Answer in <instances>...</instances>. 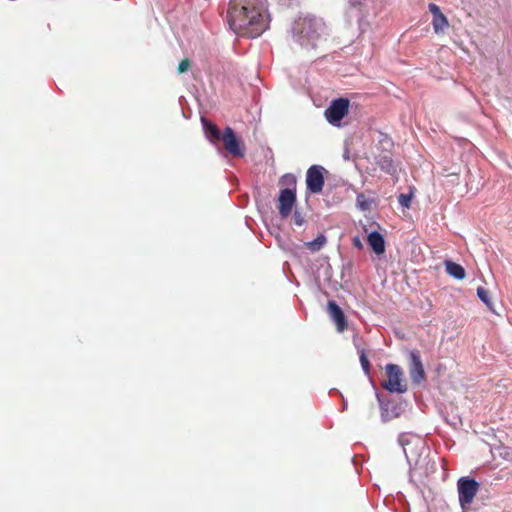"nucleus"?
Masks as SVG:
<instances>
[{
  "label": "nucleus",
  "instance_id": "7",
  "mask_svg": "<svg viewBox=\"0 0 512 512\" xmlns=\"http://www.w3.org/2000/svg\"><path fill=\"white\" fill-rule=\"evenodd\" d=\"M225 150L234 157H243L245 154V146L243 142L236 136L231 127L224 129L222 139Z\"/></svg>",
  "mask_w": 512,
  "mask_h": 512
},
{
  "label": "nucleus",
  "instance_id": "20",
  "mask_svg": "<svg viewBox=\"0 0 512 512\" xmlns=\"http://www.w3.org/2000/svg\"><path fill=\"white\" fill-rule=\"evenodd\" d=\"M412 200V194H400L398 197V202L401 206L409 208Z\"/></svg>",
  "mask_w": 512,
  "mask_h": 512
},
{
  "label": "nucleus",
  "instance_id": "1",
  "mask_svg": "<svg viewBox=\"0 0 512 512\" xmlns=\"http://www.w3.org/2000/svg\"><path fill=\"white\" fill-rule=\"evenodd\" d=\"M227 21L237 34L251 38L261 35L270 22L266 0H231Z\"/></svg>",
  "mask_w": 512,
  "mask_h": 512
},
{
  "label": "nucleus",
  "instance_id": "13",
  "mask_svg": "<svg viewBox=\"0 0 512 512\" xmlns=\"http://www.w3.org/2000/svg\"><path fill=\"white\" fill-rule=\"evenodd\" d=\"M368 244L372 248V250L381 255L385 252V240L382 234L377 231H373L368 235L367 238Z\"/></svg>",
  "mask_w": 512,
  "mask_h": 512
},
{
  "label": "nucleus",
  "instance_id": "15",
  "mask_svg": "<svg viewBox=\"0 0 512 512\" xmlns=\"http://www.w3.org/2000/svg\"><path fill=\"white\" fill-rule=\"evenodd\" d=\"M445 268L446 272L455 279L462 280L465 278V270L460 264H457L450 260H446Z\"/></svg>",
  "mask_w": 512,
  "mask_h": 512
},
{
  "label": "nucleus",
  "instance_id": "21",
  "mask_svg": "<svg viewBox=\"0 0 512 512\" xmlns=\"http://www.w3.org/2000/svg\"><path fill=\"white\" fill-rule=\"evenodd\" d=\"M190 67H191V61L188 58H184L183 60L180 61L177 71H178V73L181 74V73L188 71L190 69Z\"/></svg>",
  "mask_w": 512,
  "mask_h": 512
},
{
  "label": "nucleus",
  "instance_id": "6",
  "mask_svg": "<svg viewBox=\"0 0 512 512\" xmlns=\"http://www.w3.org/2000/svg\"><path fill=\"white\" fill-rule=\"evenodd\" d=\"M349 106L350 101L347 98L335 99L325 110V118L330 124L339 126L340 121L348 114Z\"/></svg>",
  "mask_w": 512,
  "mask_h": 512
},
{
  "label": "nucleus",
  "instance_id": "5",
  "mask_svg": "<svg viewBox=\"0 0 512 512\" xmlns=\"http://www.w3.org/2000/svg\"><path fill=\"white\" fill-rule=\"evenodd\" d=\"M457 486L460 505L465 509L473 502L479 490V483L474 479L462 477L458 480Z\"/></svg>",
  "mask_w": 512,
  "mask_h": 512
},
{
  "label": "nucleus",
  "instance_id": "11",
  "mask_svg": "<svg viewBox=\"0 0 512 512\" xmlns=\"http://www.w3.org/2000/svg\"><path fill=\"white\" fill-rule=\"evenodd\" d=\"M429 11L433 15L432 25L434 32L436 34L442 33L449 26L447 17L441 12L439 6L434 3L429 4Z\"/></svg>",
  "mask_w": 512,
  "mask_h": 512
},
{
  "label": "nucleus",
  "instance_id": "2",
  "mask_svg": "<svg viewBox=\"0 0 512 512\" xmlns=\"http://www.w3.org/2000/svg\"><path fill=\"white\" fill-rule=\"evenodd\" d=\"M280 182L288 188L282 189L278 197V209L282 218H287L296 203V177L293 174H285Z\"/></svg>",
  "mask_w": 512,
  "mask_h": 512
},
{
  "label": "nucleus",
  "instance_id": "3",
  "mask_svg": "<svg viewBox=\"0 0 512 512\" xmlns=\"http://www.w3.org/2000/svg\"><path fill=\"white\" fill-rule=\"evenodd\" d=\"M386 379L381 382V386L390 393H404L407 391V385L404 380L403 370L396 364H387L385 366Z\"/></svg>",
  "mask_w": 512,
  "mask_h": 512
},
{
  "label": "nucleus",
  "instance_id": "19",
  "mask_svg": "<svg viewBox=\"0 0 512 512\" xmlns=\"http://www.w3.org/2000/svg\"><path fill=\"white\" fill-rule=\"evenodd\" d=\"M359 353V358H360V363H361V366L363 368V370L368 373L369 372V369H370V362L367 358V355H366V352L364 349H361L358 351Z\"/></svg>",
  "mask_w": 512,
  "mask_h": 512
},
{
  "label": "nucleus",
  "instance_id": "22",
  "mask_svg": "<svg viewBox=\"0 0 512 512\" xmlns=\"http://www.w3.org/2000/svg\"><path fill=\"white\" fill-rule=\"evenodd\" d=\"M293 222L297 226H302L305 222L304 217L299 211H295L293 215Z\"/></svg>",
  "mask_w": 512,
  "mask_h": 512
},
{
  "label": "nucleus",
  "instance_id": "14",
  "mask_svg": "<svg viewBox=\"0 0 512 512\" xmlns=\"http://www.w3.org/2000/svg\"><path fill=\"white\" fill-rule=\"evenodd\" d=\"M381 416L387 422L399 416L398 407L393 402L381 404Z\"/></svg>",
  "mask_w": 512,
  "mask_h": 512
},
{
  "label": "nucleus",
  "instance_id": "10",
  "mask_svg": "<svg viewBox=\"0 0 512 512\" xmlns=\"http://www.w3.org/2000/svg\"><path fill=\"white\" fill-rule=\"evenodd\" d=\"M327 312L330 316V318L334 321L336 324L337 330L339 332H343L348 327L347 319L342 311V309L339 307V305L331 300L328 302L327 305Z\"/></svg>",
  "mask_w": 512,
  "mask_h": 512
},
{
  "label": "nucleus",
  "instance_id": "4",
  "mask_svg": "<svg viewBox=\"0 0 512 512\" xmlns=\"http://www.w3.org/2000/svg\"><path fill=\"white\" fill-rule=\"evenodd\" d=\"M399 442L402 445L406 458L409 461H417V458L425 448L424 440L417 435L402 434L399 437Z\"/></svg>",
  "mask_w": 512,
  "mask_h": 512
},
{
  "label": "nucleus",
  "instance_id": "8",
  "mask_svg": "<svg viewBox=\"0 0 512 512\" xmlns=\"http://www.w3.org/2000/svg\"><path fill=\"white\" fill-rule=\"evenodd\" d=\"M324 168L318 165H313L308 168L306 173L307 189L314 194H318L323 190L324 186Z\"/></svg>",
  "mask_w": 512,
  "mask_h": 512
},
{
  "label": "nucleus",
  "instance_id": "16",
  "mask_svg": "<svg viewBox=\"0 0 512 512\" xmlns=\"http://www.w3.org/2000/svg\"><path fill=\"white\" fill-rule=\"evenodd\" d=\"M327 243V238L325 235L320 234L313 241L305 243V246L312 252L320 251Z\"/></svg>",
  "mask_w": 512,
  "mask_h": 512
},
{
  "label": "nucleus",
  "instance_id": "12",
  "mask_svg": "<svg viewBox=\"0 0 512 512\" xmlns=\"http://www.w3.org/2000/svg\"><path fill=\"white\" fill-rule=\"evenodd\" d=\"M201 122L203 124L205 134L211 143L216 144L221 141L223 133H221L217 125L208 121L206 118H202Z\"/></svg>",
  "mask_w": 512,
  "mask_h": 512
},
{
  "label": "nucleus",
  "instance_id": "24",
  "mask_svg": "<svg viewBox=\"0 0 512 512\" xmlns=\"http://www.w3.org/2000/svg\"><path fill=\"white\" fill-rule=\"evenodd\" d=\"M361 198H363V195H359V196H357V201H358V203H360V199H361Z\"/></svg>",
  "mask_w": 512,
  "mask_h": 512
},
{
  "label": "nucleus",
  "instance_id": "18",
  "mask_svg": "<svg viewBox=\"0 0 512 512\" xmlns=\"http://www.w3.org/2000/svg\"><path fill=\"white\" fill-rule=\"evenodd\" d=\"M477 295L481 299V301L488 307L489 310L494 311L493 303L491 302L488 291L483 287L477 288Z\"/></svg>",
  "mask_w": 512,
  "mask_h": 512
},
{
  "label": "nucleus",
  "instance_id": "17",
  "mask_svg": "<svg viewBox=\"0 0 512 512\" xmlns=\"http://www.w3.org/2000/svg\"><path fill=\"white\" fill-rule=\"evenodd\" d=\"M377 164L381 170H383L384 172H386L388 174H393L395 172V166H394L393 160L388 156L379 158V160L377 161Z\"/></svg>",
  "mask_w": 512,
  "mask_h": 512
},
{
  "label": "nucleus",
  "instance_id": "9",
  "mask_svg": "<svg viewBox=\"0 0 512 512\" xmlns=\"http://www.w3.org/2000/svg\"><path fill=\"white\" fill-rule=\"evenodd\" d=\"M410 358V366H409V374L411 381L414 384L419 385L426 378V373L424 370V366L421 361V357L418 351H411L409 353Z\"/></svg>",
  "mask_w": 512,
  "mask_h": 512
},
{
  "label": "nucleus",
  "instance_id": "23",
  "mask_svg": "<svg viewBox=\"0 0 512 512\" xmlns=\"http://www.w3.org/2000/svg\"><path fill=\"white\" fill-rule=\"evenodd\" d=\"M353 244L357 248H362V243H361L360 239L357 237L353 239Z\"/></svg>",
  "mask_w": 512,
  "mask_h": 512
}]
</instances>
